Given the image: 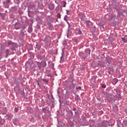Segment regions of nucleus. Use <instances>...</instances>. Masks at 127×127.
I'll use <instances>...</instances> for the list:
<instances>
[{
  "label": "nucleus",
  "mask_w": 127,
  "mask_h": 127,
  "mask_svg": "<svg viewBox=\"0 0 127 127\" xmlns=\"http://www.w3.org/2000/svg\"><path fill=\"white\" fill-rule=\"evenodd\" d=\"M102 88H103V89H106V85L103 84L102 85Z\"/></svg>",
  "instance_id": "obj_11"
},
{
  "label": "nucleus",
  "mask_w": 127,
  "mask_h": 127,
  "mask_svg": "<svg viewBox=\"0 0 127 127\" xmlns=\"http://www.w3.org/2000/svg\"><path fill=\"white\" fill-rule=\"evenodd\" d=\"M14 111L16 113H17V112H18V109L17 108H15Z\"/></svg>",
  "instance_id": "obj_10"
},
{
  "label": "nucleus",
  "mask_w": 127,
  "mask_h": 127,
  "mask_svg": "<svg viewBox=\"0 0 127 127\" xmlns=\"http://www.w3.org/2000/svg\"><path fill=\"white\" fill-rule=\"evenodd\" d=\"M122 39L123 41H124V42H125V43H127V39H126L125 38H122Z\"/></svg>",
  "instance_id": "obj_4"
},
{
  "label": "nucleus",
  "mask_w": 127,
  "mask_h": 127,
  "mask_svg": "<svg viewBox=\"0 0 127 127\" xmlns=\"http://www.w3.org/2000/svg\"><path fill=\"white\" fill-rule=\"evenodd\" d=\"M117 98H118V99H121V95H118V96H117Z\"/></svg>",
  "instance_id": "obj_16"
},
{
  "label": "nucleus",
  "mask_w": 127,
  "mask_h": 127,
  "mask_svg": "<svg viewBox=\"0 0 127 127\" xmlns=\"http://www.w3.org/2000/svg\"><path fill=\"white\" fill-rule=\"evenodd\" d=\"M79 16H81V15H84V14L83 13H80L79 14Z\"/></svg>",
  "instance_id": "obj_20"
},
{
  "label": "nucleus",
  "mask_w": 127,
  "mask_h": 127,
  "mask_svg": "<svg viewBox=\"0 0 127 127\" xmlns=\"http://www.w3.org/2000/svg\"><path fill=\"white\" fill-rule=\"evenodd\" d=\"M8 45H11V44H13V43H12L11 42H9L8 43Z\"/></svg>",
  "instance_id": "obj_12"
},
{
  "label": "nucleus",
  "mask_w": 127,
  "mask_h": 127,
  "mask_svg": "<svg viewBox=\"0 0 127 127\" xmlns=\"http://www.w3.org/2000/svg\"><path fill=\"white\" fill-rule=\"evenodd\" d=\"M13 124H15V123H18V120L17 118H14L13 119Z\"/></svg>",
  "instance_id": "obj_2"
},
{
  "label": "nucleus",
  "mask_w": 127,
  "mask_h": 127,
  "mask_svg": "<svg viewBox=\"0 0 127 127\" xmlns=\"http://www.w3.org/2000/svg\"><path fill=\"white\" fill-rule=\"evenodd\" d=\"M49 8L51 10H52V9H54V6L53 5V4H51L49 5Z\"/></svg>",
  "instance_id": "obj_1"
},
{
  "label": "nucleus",
  "mask_w": 127,
  "mask_h": 127,
  "mask_svg": "<svg viewBox=\"0 0 127 127\" xmlns=\"http://www.w3.org/2000/svg\"><path fill=\"white\" fill-rule=\"evenodd\" d=\"M43 111H44V110H45V108H44V109H43Z\"/></svg>",
  "instance_id": "obj_21"
},
{
  "label": "nucleus",
  "mask_w": 127,
  "mask_h": 127,
  "mask_svg": "<svg viewBox=\"0 0 127 127\" xmlns=\"http://www.w3.org/2000/svg\"><path fill=\"white\" fill-rule=\"evenodd\" d=\"M66 14H67L68 15H70V10H68L66 11Z\"/></svg>",
  "instance_id": "obj_7"
},
{
  "label": "nucleus",
  "mask_w": 127,
  "mask_h": 127,
  "mask_svg": "<svg viewBox=\"0 0 127 127\" xmlns=\"http://www.w3.org/2000/svg\"><path fill=\"white\" fill-rule=\"evenodd\" d=\"M50 39V38H49V37H48V38H46L45 39L44 42H48V41H49V40H47V39Z\"/></svg>",
  "instance_id": "obj_6"
},
{
  "label": "nucleus",
  "mask_w": 127,
  "mask_h": 127,
  "mask_svg": "<svg viewBox=\"0 0 127 127\" xmlns=\"http://www.w3.org/2000/svg\"><path fill=\"white\" fill-rule=\"evenodd\" d=\"M90 21H86V22H85V23H86V25H89V24L90 23Z\"/></svg>",
  "instance_id": "obj_8"
},
{
  "label": "nucleus",
  "mask_w": 127,
  "mask_h": 127,
  "mask_svg": "<svg viewBox=\"0 0 127 127\" xmlns=\"http://www.w3.org/2000/svg\"><path fill=\"white\" fill-rule=\"evenodd\" d=\"M114 81H115L116 83H118V79H114Z\"/></svg>",
  "instance_id": "obj_15"
},
{
  "label": "nucleus",
  "mask_w": 127,
  "mask_h": 127,
  "mask_svg": "<svg viewBox=\"0 0 127 127\" xmlns=\"http://www.w3.org/2000/svg\"><path fill=\"white\" fill-rule=\"evenodd\" d=\"M37 64H38V66H39V67H40V64H41L40 62H38V63H37Z\"/></svg>",
  "instance_id": "obj_14"
},
{
  "label": "nucleus",
  "mask_w": 127,
  "mask_h": 127,
  "mask_svg": "<svg viewBox=\"0 0 127 127\" xmlns=\"http://www.w3.org/2000/svg\"><path fill=\"white\" fill-rule=\"evenodd\" d=\"M9 52V50L8 49H7L6 51H5V53H6V58H7V57H8V53Z\"/></svg>",
  "instance_id": "obj_3"
},
{
  "label": "nucleus",
  "mask_w": 127,
  "mask_h": 127,
  "mask_svg": "<svg viewBox=\"0 0 127 127\" xmlns=\"http://www.w3.org/2000/svg\"><path fill=\"white\" fill-rule=\"evenodd\" d=\"M67 19H68V16L66 15L64 16V20H65V21H67Z\"/></svg>",
  "instance_id": "obj_5"
},
{
  "label": "nucleus",
  "mask_w": 127,
  "mask_h": 127,
  "mask_svg": "<svg viewBox=\"0 0 127 127\" xmlns=\"http://www.w3.org/2000/svg\"><path fill=\"white\" fill-rule=\"evenodd\" d=\"M78 34H82V31L81 30H78Z\"/></svg>",
  "instance_id": "obj_9"
},
{
  "label": "nucleus",
  "mask_w": 127,
  "mask_h": 127,
  "mask_svg": "<svg viewBox=\"0 0 127 127\" xmlns=\"http://www.w3.org/2000/svg\"><path fill=\"white\" fill-rule=\"evenodd\" d=\"M81 87L79 86L78 87H76V90H81Z\"/></svg>",
  "instance_id": "obj_13"
},
{
  "label": "nucleus",
  "mask_w": 127,
  "mask_h": 127,
  "mask_svg": "<svg viewBox=\"0 0 127 127\" xmlns=\"http://www.w3.org/2000/svg\"><path fill=\"white\" fill-rule=\"evenodd\" d=\"M73 111H74V112H75V111H76V108H73Z\"/></svg>",
  "instance_id": "obj_19"
},
{
  "label": "nucleus",
  "mask_w": 127,
  "mask_h": 127,
  "mask_svg": "<svg viewBox=\"0 0 127 127\" xmlns=\"http://www.w3.org/2000/svg\"><path fill=\"white\" fill-rule=\"evenodd\" d=\"M6 1L7 3H9V2H10V0H7Z\"/></svg>",
  "instance_id": "obj_17"
},
{
  "label": "nucleus",
  "mask_w": 127,
  "mask_h": 127,
  "mask_svg": "<svg viewBox=\"0 0 127 127\" xmlns=\"http://www.w3.org/2000/svg\"><path fill=\"white\" fill-rule=\"evenodd\" d=\"M58 16H59L60 18H61V15L59 13L58 14Z\"/></svg>",
  "instance_id": "obj_18"
}]
</instances>
